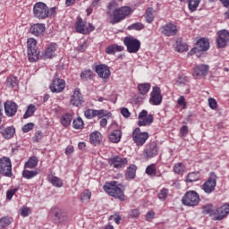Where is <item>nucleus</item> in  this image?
Instances as JSON below:
<instances>
[{
    "label": "nucleus",
    "mask_w": 229,
    "mask_h": 229,
    "mask_svg": "<svg viewBox=\"0 0 229 229\" xmlns=\"http://www.w3.org/2000/svg\"><path fill=\"white\" fill-rule=\"evenodd\" d=\"M117 3L111 2L107 6V15H109L111 21V24H117V22H121L123 19H126L127 15L131 13V9L130 7H122L117 9Z\"/></svg>",
    "instance_id": "1"
},
{
    "label": "nucleus",
    "mask_w": 229,
    "mask_h": 229,
    "mask_svg": "<svg viewBox=\"0 0 229 229\" xmlns=\"http://www.w3.org/2000/svg\"><path fill=\"white\" fill-rule=\"evenodd\" d=\"M120 187L121 184H118L117 182L113 181L104 186V191L109 194V196L116 198V199H120V201H124V192H123V190H121Z\"/></svg>",
    "instance_id": "2"
},
{
    "label": "nucleus",
    "mask_w": 229,
    "mask_h": 229,
    "mask_svg": "<svg viewBox=\"0 0 229 229\" xmlns=\"http://www.w3.org/2000/svg\"><path fill=\"white\" fill-rule=\"evenodd\" d=\"M33 13L36 19H47L49 17V7L43 2H38L33 6Z\"/></svg>",
    "instance_id": "3"
},
{
    "label": "nucleus",
    "mask_w": 229,
    "mask_h": 229,
    "mask_svg": "<svg viewBox=\"0 0 229 229\" xmlns=\"http://www.w3.org/2000/svg\"><path fill=\"white\" fill-rule=\"evenodd\" d=\"M27 47L30 62H37L38 60V55H40L38 48H37V40L33 38H29Z\"/></svg>",
    "instance_id": "4"
},
{
    "label": "nucleus",
    "mask_w": 229,
    "mask_h": 229,
    "mask_svg": "<svg viewBox=\"0 0 229 229\" xmlns=\"http://www.w3.org/2000/svg\"><path fill=\"white\" fill-rule=\"evenodd\" d=\"M0 174L7 178L13 176L12 173V160L10 157H4L0 158Z\"/></svg>",
    "instance_id": "5"
},
{
    "label": "nucleus",
    "mask_w": 229,
    "mask_h": 229,
    "mask_svg": "<svg viewBox=\"0 0 229 229\" xmlns=\"http://www.w3.org/2000/svg\"><path fill=\"white\" fill-rule=\"evenodd\" d=\"M123 44L128 53H139V49H140V41L133 37H125Z\"/></svg>",
    "instance_id": "6"
},
{
    "label": "nucleus",
    "mask_w": 229,
    "mask_h": 229,
    "mask_svg": "<svg viewBox=\"0 0 229 229\" xmlns=\"http://www.w3.org/2000/svg\"><path fill=\"white\" fill-rule=\"evenodd\" d=\"M182 201L186 207H196L199 203V195L194 191H190L185 193Z\"/></svg>",
    "instance_id": "7"
},
{
    "label": "nucleus",
    "mask_w": 229,
    "mask_h": 229,
    "mask_svg": "<svg viewBox=\"0 0 229 229\" xmlns=\"http://www.w3.org/2000/svg\"><path fill=\"white\" fill-rule=\"evenodd\" d=\"M210 48V42L208 41V38H202L199 39L195 45V47H193L188 55H195V53H201V51H208Z\"/></svg>",
    "instance_id": "8"
},
{
    "label": "nucleus",
    "mask_w": 229,
    "mask_h": 229,
    "mask_svg": "<svg viewBox=\"0 0 229 229\" xmlns=\"http://www.w3.org/2000/svg\"><path fill=\"white\" fill-rule=\"evenodd\" d=\"M148 139H149V134L140 131V128H136L132 132V140L137 146H144Z\"/></svg>",
    "instance_id": "9"
},
{
    "label": "nucleus",
    "mask_w": 229,
    "mask_h": 229,
    "mask_svg": "<svg viewBox=\"0 0 229 229\" xmlns=\"http://www.w3.org/2000/svg\"><path fill=\"white\" fill-rule=\"evenodd\" d=\"M65 89V81L58 78V73H55L52 83L50 85L51 92H55L56 94L64 92Z\"/></svg>",
    "instance_id": "10"
},
{
    "label": "nucleus",
    "mask_w": 229,
    "mask_h": 229,
    "mask_svg": "<svg viewBox=\"0 0 229 229\" xmlns=\"http://www.w3.org/2000/svg\"><path fill=\"white\" fill-rule=\"evenodd\" d=\"M158 155V145L155 141H150L146 145L144 149V157L146 158H155Z\"/></svg>",
    "instance_id": "11"
},
{
    "label": "nucleus",
    "mask_w": 229,
    "mask_h": 229,
    "mask_svg": "<svg viewBox=\"0 0 229 229\" xmlns=\"http://www.w3.org/2000/svg\"><path fill=\"white\" fill-rule=\"evenodd\" d=\"M108 164L113 165L114 169H123V167L128 165V159L120 156H114L108 159Z\"/></svg>",
    "instance_id": "12"
},
{
    "label": "nucleus",
    "mask_w": 229,
    "mask_h": 229,
    "mask_svg": "<svg viewBox=\"0 0 229 229\" xmlns=\"http://www.w3.org/2000/svg\"><path fill=\"white\" fill-rule=\"evenodd\" d=\"M217 176L216 174L211 173L208 181L203 184V191L207 194H211L216 190Z\"/></svg>",
    "instance_id": "13"
},
{
    "label": "nucleus",
    "mask_w": 229,
    "mask_h": 229,
    "mask_svg": "<svg viewBox=\"0 0 229 229\" xmlns=\"http://www.w3.org/2000/svg\"><path fill=\"white\" fill-rule=\"evenodd\" d=\"M149 103L154 106L162 105V90H160L158 86L152 88Z\"/></svg>",
    "instance_id": "14"
},
{
    "label": "nucleus",
    "mask_w": 229,
    "mask_h": 229,
    "mask_svg": "<svg viewBox=\"0 0 229 229\" xmlns=\"http://www.w3.org/2000/svg\"><path fill=\"white\" fill-rule=\"evenodd\" d=\"M161 33L165 37H174L178 33V27L173 22H168L161 27Z\"/></svg>",
    "instance_id": "15"
},
{
    "label": "nucleus",
    "mask_w": 229,
    "mask_h": 229,
    "mask_svg": "<svg viewBox=\"0 0 229 229\" xmlns=\"http://www.w3.org/2000/svg\"><path fill=\"white\" fill-rule=\"evenodd\" d=\"M218 38H216L217 47L223 48L226 47L229 41V32L226 30H222L217 32Z\"/></svg>",
    "instance_id": "16"
},
{
    "label": "nucleus",
    "mask_w": 229,
    "mask_h": 229,
    "mask_svg": "<svg viewBox=\"0 0 229 229\" xmlns=\"http://www.w3.org/2000/svg\"><path fill=\"white\" fill-rule=\"evenodd\" d=\"M153 123V114L148 115V111L142 110L139 114V122L138 124L140 126H149Z\"/></svg>",
    "instance_id": "17"
},
{
    "label": "nucleus",
    "mask_w": 229,
    "mask_h": 229,
    "mask_svg": "<svg viewBox=\"0 0 229 229\" xmlns=\"http://www.w3.org/2000/svg\"><path fill=\"white\" fill-rule=\"evenodd\" d=\"M70 103L73 106H80L81 105H83V95H81L80 89H75L73 94L71 97Z\"/></svg>",
    "instance_id": "18"
},
{
    "label": "nucleus",
    "mask_w": 229,
    "mask_h": 229,
    "mask_svg": "<svg viewBox=\"0 0 229 229\" xmlns=\"http://www.w3.org/2000/svg\"><path fill=\"white\" fill-rule=\"evenodd\" d=\"M51 214L54 216L55 221L57 223H65L67 221V214L62 212L59 208H53L51 209Z\"/></svg>",
    "instance_id": "19"
},
{
    "label": "nucleus",
    "mask_w": 229,
    "mask_h": 229,
    "mask_svg": "<svg viewBox=\"0 0 229 229\" xmlns=\"http://www.w3.org/2000/svg\"><path fill=\"white\" fill-rule=\"evenodd\" d=\"M95 72L98 74L99 78H103V80L110 78V68H108L106 64L97 65L95 68Z\"/></svg>",
    "instance_id": "20"
},
{
    "label": "nucleus",
    "mask_w": 229,
    "mask_h": 229,
    "mask_svg": "<svg viewBox=\"0 0 229 229\" xmlns=\"http://www.w3.org/2000/svg\"><path fill=\"white\" fill-rule=\"evenodd\" d=\"M18 108H19V106H17V104L15 102L7 101L4 103L5 114L8 117H13V115H15V114H17Z\"/></svg>",
    "instance_id": "21"
},
{
    "label": "nucleus",
    "mask_w": 229,
    "mask_h": 229,
    "mask_svg": "<svg viewBox=\"0 0 229 229\" xmlns=\"http://www.w3.org/2000/svg\"><path fill=\"white\" fill-rule=\"evenodd\" d=\"M56 44H50L47 46L46 50L42 53L41 58L47 60L48 58H54L56 55Z\"/></svg>",
    "instance_id": "22"
},
{
    "label": "nucleus",
    "mask_w": 229,
    "mask_h": 229,
    "mask_svg": "<svg viewBox=\"0 0 229 229\" xmlns=\"http://www.w3.org/2000/svg\"><path fill=\"white\" fill-rule=\"evenodd\" d=\"M208 74V65L199 64L194 68L193 76L194 78H201Z\"/></svg>",
    "instance_id": "23"
},
{
    "label": "nucleus",
    "mask_w": 229,
    "mask_h": 229,
    "mask_svg": "<svg viewBox=\"0 0 229 229\" xmlns=\"http://www.w3.org/2000/svg\"><path fill=\"white\" fill-rule=\"evenodd\" d=\"M229 214V204H225L222 207L216 209V213L215 215V221H221L225 219V216Z\"/></svg>",
    "instance_id": "24"
},
{
    "label": "nucleus",
    "mask_w": 229,
    "mask_h": 229,
    "mask_svg": "<svg viewBox=\"0 0 229 229\" xmlns=\"http://www.w3.org/2000/svg\"><path fill=\"white\" fill-rule=\"evenodd\" d=\"M30 31L35 37H40L46 31V25L44 23H36L30 27Z\"/></svg>",
    "instance_id": "25"
},
{
    "label": "nucleus",
    "mask_w": 229,
    "mask_h": 229,
    "mask_svg": "<svg viewBox=\"0 0 229 229\" xmlns=\"http://www.w3.org/2000/svg\"><path fill=\"white\" fill-rule=\"evenodd\" d=\"M122 51H124V47L116 44L110 45L106 48V53L107 55H115L116 53H121Z\"/></svg>",
    "instance_id": "26"
},
{
    "label": "nucleus",
    "mask_w": 229,
    "mask_h": 229,
    "mask_svg": "<svg viewBox=\"0 0 229 229\" xmlns=\"http://www.w3.org/2000/svg\"><path fill=\"white\" fill-rule=\"evenodd\" d=\"M86 27H87V23L85 21H83V20L81 18H80L76 22L75 30L77 31V33H81L82 35H87Z\"/></svg>",
    "instance_id": "27"
},
{
    "label": "nucleus",
    "mask_w": 229,
    "mask_h": 229,
    "mask_svg": "<svg viewBox=\"0 0 229 229\" xmlns=\"http://www.w3.org/2000/svg\"><path fill=\"white\" fill-rule=\"evenodd\" d=\"M0 133L4 137V139H12L15 134V128L13 126H9L4 129H1Z\"/></svg>",
    "instance_id": "28"
},
{
    "label": "nucleus",
    "mask_w": 229,
    "mask_h": 229,
    "mask_svg": "<svg viewBox=\"0 0 229 229\" xmlns=\"http://www.w3.org/2000/svg\"><path fill=\"white\" fill-rule=\"evenodd\" d=\"M121 137H123V132H121V130H115L109 135V140L114 144H117V142H120Z\"/></svg>",
    "instance_id": "29"
},
{
    "label": "nucleus",
    "mask_w": 229,
    "mask_h": 229,
    "mask_svg": "<svg viewBox=\"0 0 229 229\" xmlns=\"http://www.w3.org/2000/svg\"><path fill=\"white\" fill-rule=\"evenodd\" d=\"M137 174V166L135 165H131L127 168V172L125 174V177L127 180H133Z\"/></svg>",
    "instance_id": "30"
},
{
    "label": "nucleus",
    "mask_w": 229,
    "mask_h": 229,
    "mask_svg": "<svg viewBox=\"0 0 229 229\" xmlns=\"http://www.w3.org/2000/svg\"><path fill=\"white\" fill-rule=\"evenodd\" d=\"M89 142L90 144H94L96 146L97 144H99L101 142V132L99 131H94L89 135Z\"/></svg>",
    "instance_id": "31"
},
{
    "label": "nucleus",
    "mask_w": 229,
    "mask_h": 229,
    "mask_svg": "<svg viewBox=\"0 0 229 229\" xmlns=\"http://www.w3.org/2000/svg\"><path fill=\"white\" fill-rule=\"evenodd\" d=\"M93 77L94 72L90 69L84 70L81 72V80H82V81H89V80H92Z\"/></svg>",
    "instance_id": "32"
},
{
    "label": "nucleus",
    "mask_w": 229,
    "mask_h": 229,
    "mask_svg": "<svg viewBox=\"0 0 229 229\" xmlns=\"http://www.w3.org/2000/svg\"><path fill=\"white\" fill-rule=\"evenodd\" d=\"M72 122V114L67 113L64 114L61 117V123L64 126V128H67L68 126H71V123Z\"/></svg>",
    "instance_id": "33"
},
{
    "label": "nucleus",
    "mask_w": 229,
    "mask_h": 229,
    "mask_svg": "<svg viewBox=\"0 0 229 229\" xmlns=\"http://www.w3.org/2000/svg\"><path fill=\"white\" fill-rule=\"evenodd\" d=\"M149 89H151V84L149 83H142L138 85V90L142 96H146V94L149 92Z\"/></svg>",
    "instance_id": "34"
},
{
    "label": "nucleus",
    "mask_w": 229,
    "mask_h": 229,
    "mask_svg": "<svg viewBox=\"0 0 229 229\" xmlns=\"http://www.w3.org/2000/svg\"><path fill=\"white\" fill-rule=\"evenodd\" d=\"M38 165V159L36 157H30L26 163H25V168L26 169H34L36 165Z\"/></svg>",
    "instance_id": "35"
},
{
    "label": "nucleus",
    "mask_w": 229,
    "mask_h": 229,
    "mask_svg": "<svg viewBox=\"0 0 229 229\" xmlns=\"http://www.w3.org/2000/svg\"><path fill=\"white\" fill-rule=\"evenodd\" d=\"M38 174V170H23L22 176L23 178H26V180H31V178H35Z\"/></svg>",
    "instance_id": "36"
},
{
    "label": "nucleus",
    "mask_w": 229,
    "mask_h": 229,
    "mask_svg": "<svg viewBox=\"0 0 229 229\" xmlns=\"http://www.w3.org/2000/svg\"><path fill=\"white\" fill-rule=\"evenodd\" d=\"M37 112V107L35 105L30 104L29 105L25 114H23V119H28V117H31Z\"/></svg>",
    "instance_id": "37"
},
{
    "label": "nucleus",
    "mask_w": 229,
    "mask_h": 229,
    "mask_svg": "<svg viewBox=\"0 0 229 229\" xmlns=\"http://www.w3.org/2000/svg\"><path fill=\"white\" fill-rule=\"evenodd\" d=\"M199 3H201V0H188V8L190 12H196L198 6H199Z\"/></svg>",
    "instance_id": "38"
},
{
    "label": "nucleus",
    "mask_w": 229,
    "mask_h": 229,
    "mask_svg": "<svg viewBox=\"0 0 229 229\" xmlns=\"http://www.w3.org/2000/svg\"><path fill=\"white\" fill-rule=\"evenodd\" d=\"M6 85L10 89H17V87H18L17 77L10 76L9 78H7Z\"/></svg>",
    "instance_id": "39"
},
{
    "label": "nucleus",
    "mask_w": 229,
    "mask_h": 229,
    "mask_svg": "<svg viewBox=\"0 0 229 229\" xmlns=\"http://www.w3.org/2000/svg\"><path fill=\"white\" fill-rule=\"evenodd\" d=\"M198 180H199V172L190 173L186 178V181L190 183L192 182H198Z\"/></svg>",
    "instance_id": "40"
},
{
    "label": "nucleus",
    "mask_w": 229,
    "mask_h": 229,
    "mask_svg": "<svg viewBox=\"0 0 229 229\" xmlns=\"http://www.w3.org/2000/svg\"><path fill=\"white\" fill-rule=\"evenodd\" d=\"M50 182L52 183V185H54V187H64V181L57 176L52 177Z\"/></svg>",
    "instance_id": "41"
},
{
    "label": "nucleus",
    "mask_w": 229,
    "mask_h": 229,
    "mask_svg": "<svg viewBox=\"0 0 229 229\" xmlns=\"http://www.w3.org/2000/svg\"><path fill=\"white\" fill-rule=\"evenodd\" d=\"M146 174L148 176H156L157 175V165L155 164L149 165L146 168Z\"/></svg>",
    "instance_id": "42"
},
{
    "label": "nucleus",
    "mask_w": 229,
    "mask_h": 229,
    "mask_svg": "<svg viewBox=\"0 0 229 229\" xmlns=\"http://www.w3.org/2000/svg\"><path fill=\"white\" fill-rule=\"evenodd\" d=\"M153 8H148L146 11V21L150 24L155 21V15H153Z\"/></svg>",
    "instance_id": "43"
},
{
    "label": "nucleus",
    "mask_w": 229,
    "mask_h": 229,
    "mask_svg": "<svg viewBox=\"0 0 229 229\" xmlns=\"http://www.w3.org/2000/svg\"><path fill=\"white\" fill-rule=\"evenodd\" d=\"M175 49L178 53H183L188 51L189 46L186 43L177 42Z\"/></svg>",
    "instance_id": "44"
},
{
    "label": "nucleus",
    "mask_w": 229,
    "mask_h": 229,
    "mask_svg": "<svg viewBox=\"0 0 229 229\" xmlns=\"http://www.w3.org/2000/svg\"><path fill=\"white\" fill-rule=\"evenodd\" d=\"M72 124H73V128L75 130H81V128H83V126H84L83 120L80 117L73 120Z\"/></svg>",
    "instance_id": "45"
},
{
    "label": "nucleus",
    "mask_w": 229,
    "mask_h": 229,
    "mask_svg": "<svg viewBox=\"0 0 229 229\" xmlns=\"http://www.w3.org/2000/svg\"><path fill=\"white\" fill-rule=\"evenodd\" d=\"M168 192H169V190L165 188L162 189L157 194L158 199H160L161 201H165V199H167Z\"/></svg>",
    "instance_id": "46"
},
{
    "label": "nucleus",
    "mask_w": 229,
    "mask_h": 229,
    "mask_svg": "<svg viewBox=\"0 0 229 229\" xmlns=\"http://www.w3.org/2000/svg\"><path fill=\"white\" fill-rule=\"evenodd\" d=\"M111 115L112 114L107 113L105 109L96 110V117H99V119H102V117H110Z\"/></svg>",
    "instance_id": "47"
},
{
    "label": "nucleus",
    "mask_w": 229,
    "mask_h": 229,
    "mask_svg": "<svg viewBox=\"0 0 229 229\" xmlns=\"http://www.w3.org/2000/svg\"><path fill=\"white\" fill-rule=\"evenodd\" d=\"M91 197H92V193L90 192V191L86 190V191H84L81 193V201H89Z\"/></svg>",
    "instance_id": "48"
},
{
    "label": "nucleus",
    "mask_w": 229,
    "mask_h": 229,
    "mask_svg": "<svg viewBox=\"0 0 229 229\" xmlns=\"http://www.w3.org/2000/svg\"><path fill=\"white\" fill-rule=\"evenodd\" d=\"M0 222L6 228V226H10V225H12V223L13 222V219L12 217L4 216L0 218Z\"/></svg>",
    "instance_id": "49"
},
{
    "label": "nucleus",
    "mask_w": 229,
    "mask_h": 229,
    "mask_svg": "<svg viewBox=\"0 0 229 229\" xmlns=\"http://www.w3.org/2000/svg\"><path fill=\"white\" fill-rule=\"evenodd\" d=\"M84 115L86 119H94L96 117V109H87Z\"/></svg>",
    "instance_id": "50"
},
{
    "label": "nucleus",
    "mask_w": 229,
    "mask_h": 229,
    "mask_svg": "<svg viewBox=\"0 0 229 229\" xmlns=\"http://www.w3.org/2000/svg\"><path fill=\"white\" fill-rule=\"evenodd\" d=\"M128 30H136L137 31H140V30H144V24L136 22L129 26Z\"/></svg>",
    "instance_id": "51"
},
{
    "label": "nucleus",
    "mask_w": 229,
    "mask_h": 229,
    "mask_svg": "<svg viewBox=\"0 0 229 229\" xmlns=\"http://www.w3.org/2000/svg\"><path fill=\"white\" fill-rule=\"evenodd\" d=\"M174 172L176 173V174H182V173H183V164H175L174 166Z\"/></svg>",
    "instance_id": "52"
},
{
    "label": "nucleus",
    "mask_w": 229,
    "mask_h": 229,
    "mask_svg": "<svg viewBox=\"0 0 229 229\" xmlns=\"http://www.w3.org/2000/svg\"><path fill=\"white\" fill-rule=\"evenodd\" d=\"M44 137V134L42 133V131H36L34 137L32 138V140L34 142H39L42 140V138Z\"/></svg>",
    "instance_id": "53"
},
{
    "label": "nucleus",
    "mask_w": 229,
    "mask_h": 229,
    "mask_svg": "<svg viewBox=\"0 0 229 229\" xmlns=\"http://www.w3.org/2000/svg\"><path fill=\"white\" fill-rule=\"evenodd\" d=\"M35 127V123H29L27 124H25L22 127V131L23 133H28V131H31V130Z\"/></svg>",
    "instance_id": "54"
},
{
    "label": "nucleus",
    "mask_w": 229,
    "mask_h": 229,
    "mask_svg": "<svg viewBox=\"0 0 229 229\" xmlns=\"http://www.w3.org/2000/svg\"><path fill=\"white\" fill-rule=\"evenodd\" d=\"M220 2L222 3V4L225 7L228 8V11H226L224 15H225V19H229V0H220Z\"/></svg>",
    "instance_id": "55"
},
{
    "label": "nucleus",
    "mask_w": 229,
    "mask_h": 229,
    "mask_svg": "<svg viewBox=\"0 0 229 229\" xmlns=\"http://www.w3.org/2000/svg\"><path fill=\"white\" fill-rule=\"evenodd\" d=\"M208 105L211 110H216V108H217V101L215 98H208Z\"/></svg>",
    "instance_id": "56"
},
{
    "label": "nucleus",
    "mask_w": 229,
    "mask_h": 229,
    "mask_svg": "<svg viewBox=\"0 0 229 229\" xmlns=\"http://www.w3.org/2000/svg\"><path fill=\"white\" fill-rule=\"evenodd\" d=\"M30 214H31V210L30 209V208H22L21 209V216H22V217H28Z\"/></svg>",
    "instance_id": "57"
},
{
    "label": "nucleus",
    "mask_w": 229,
    "mask_h": 229,
    "mask_svg": "<svg viewBox=\"0 0 229 229\" xmlns=\"http://www.w3.org/2000/svg\"><path fill=\"white\" fill-rule=\"evenodd\" d=\"M181 135H182V137H186V135H188L189 133V127H187L186 125H183L182 128H181Z\"/></svg>",
    "instance_id": "58"
},
{
    "label": "nucleus",
    "mask_w": 229,
    "mask_h": 229,
    "mask_svg": "<svg viewBox=\"0 0 229 229\" xmlns=\"http://www.w3.org/2000/svg\"><path fill=\"white\" fill-rule=\"evenodd\" d=\"M177 83H178L179 85H184V83H187V77H185V76H183V75L180 76V77L178 78V80H177Z\"/></svg>",
    "instance_id": "59"
},
{
    "label": "nucleus",
    "mask_w": 229,
    "mask_h": 229,
    "mask_svg": "<svg viewBox=\"0 0 229 229\" xmlns=\"http://www.w3.org/2000/svg\"><path fill=\"white\" fill-rule=\"evenodd\" d=\"M121 114L122 115H123V117H126V118L130 117V111L126 107H123L121 109Z\"/></svg>",
    "instance_id": "60"
},
{
    "label": "nucleus",
    "mask_w": 229,
    "mask_h": 229,
    "mask_svg": "<svg viewBox=\"0 0 229 229\" xmlns=\"http://www.w3.org/2000/svg\"><path fill=\"white\" fill-rule=\"evenodd\" d=\"M155 217V212L154 211H148L146 215V220L151 221Z\"/></svg>",
    "instance_id": "61"
},
{
    "label": "nucleus",
    "mask_w": 229,
    "mask_h": 229,
    "mask_svg": "<svg viewBox=\"0 0 229 229\" xmlns=\"http://www.w3.org/2000/svg\"><path fill=\"white\" fill-rule=\"evenodd\" d=\"M178 105H180V106H186L187 104L185 103V98L184 97H181L178 100H177Z\"/></svg>",
    "instance_id": "62"
},
{
    "label": "nucleus",
    "mask_w": 229,
    "mask_h": 229,
    "mask_svg": "<svg viewBox=\"0 0 229 229\" xmlns=\"http://www.w3.org/2000/svg\"><path fill=\"white\" fill-rule=\"evenodd\" d=\"M204 214H210L212 212V207L210 205H207L203 207Z\"/></svg>",
    "instance_id": "63"
},
{
    "label": "nucleus",
    "mask_w": 229,
    "mask_h": 229,
    "mask_svg": "<svg viewBox=\"0 0 229 229\" xmlns=\"http://www.w3.org/2000/svg\"><path fill=\"white\" fill-rule=\"evenodd\" d=\"M140 215V212H139V209H132L131 211V217H139Z\"/></svg>",
    "instance_id": "64"
}]
</instances>
